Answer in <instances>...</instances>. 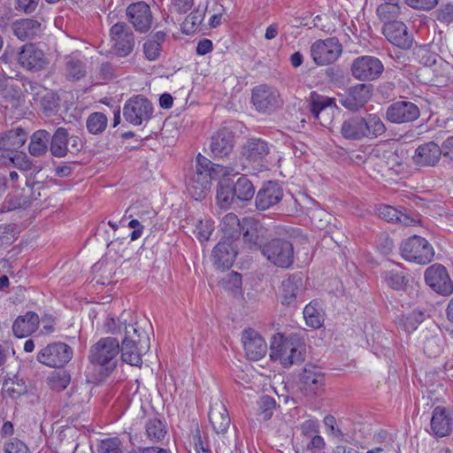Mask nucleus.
<instances>
[{
  "mask_svg": "<svg viewBox=\"0 0 453 453\" xmlns=\"http://www.w3.org/2000/svg\"><path fill=\"white\" fill-rule=\"evenodd\" d=\"M234 134L227 127H221L215 132L210 141L209 149L214 158H226L234 147Z\"/></svg>",
  "mask_w": 453,
  "mask_h": 453,
  "instance_id": "a211bd4d",
  "label": "nucleus"
},
{
  "mask_svg": "<svg viewBox=\"0 0 453 453\" xmlns=\"http://www.w3.org/2000/svg\"><path fill=\"white\" fill-rule=\"evenodd\" d=\"M234 188L235 198L240 201H249L254 196L255 188L246 176H241Z\"/></svg>",
  "mask_w": 453,
  "mask_h": 453,
  "instance_id": "c03bdc74",
  "label": "nucleus"
},
{
  "mask_svg": "<svg viewBox=\"0 0 453 453\" xmlns=\"http://www.w3.org/2000/svg\"><path fill=\"white\" fill-rule=\"evenodd\" d=\"M121 441L119 438H107L101 441L100 453H124L121 449Z\"/></svg>",
  "mask_w": 453,
  "mask_h": 453,
  "instance_id": "5fc2aeb1",
  "label": "nucleus"
},
{
  "mask_svg": "<svg viewBox=\"0 0 453 453\" xmlns=\"http://www.w3.org/2000/svg\"><path fill=\"white\" fill-rule=\"evenodd\" d=\"M452 418L447 413L443 406H436L431 418V434L437 437H444L450 434L452 431Z\"/></svg>",
  "mask_w": 453,
  "mask_h": 453,
  "instance_id": "cd10ccee",
  "label": "nucleus"
},
{
  "mask_svg": "<svg viewBox=\"0 0 453 453\" xmlns=\"http://www.w3.org/2000/svg\"><path fill=\"white\" fill-rule=\"evenodd\" d=\"M119 351V342L116 338L103 337L91 346L88 359L91 364L100 365L106 372H111L117 366Z\"/></svg>",
  "mask_w": 453,
  "mask_h": 453,
  "instance_id": "20e7f679",
  "label": "nucleus"
},
{
  "mask_svg": "<svg viewBox=\"0 0 453 453\" xmlns=\"http://www.w3.org/2000/svg\"><path fill=\"white\" fill-rule=\"evenodd\" d=\"M18 62L28 71H41L48 64L44 52L33 43H27L20 48Z\"/></svg>",
  "mask_w": 453,
  "mask_h": 453,
  "instance_id": "aec40b11",
  "label": "nucleus"
},
{
  "mask_svg": "<svg viewBox=\"0 0 453 453\" xmlns=\"http://www.w3.org/2000/svg\"><path fill=\"white\" fill-rule=\"evenodd\" d=\"M146 434L150 441L157 442L165 437L166 431L160 419L151 418L146 423Z\"/></svg>",
  "mask_w": 453,
  "mask_h": 453,
  "instance_id": "de8ad7c7",
  "label": "nucleus"
},
{
  "mask_svg": "<svg viewBox=\"0 0 453 453\" xmlns=\"http://www.w3.org/2000/svg\"><path fill=\"white\" fill-rule=\"evenodd\" d=\"M204 18V13L200 10H194L185 19L181 29L186 35H190L198 28Z\"/></svg>",
  "mask_w": 453,
  "mask_h": 453,
  "instance_id": "49530a36",
  "label": "nucleus"
},
{
  "mask_svg": "<svg viewBox=\"0 0 453 453\" xmlns=\"http://www.w3.org/2000/svg\"><path fill=\"white\" fill-rule=\"evenodd\" d=\"M378 214L381 219L388 222H399L404 226H410L414 222V219L407 213L390 205H380L378 208Z\"/></svg>",
  "mask_w": 453,
  "mask_h": 453,
  "instance_id": "58836bf2",
  "label": "nucleus"
},
{
  "mask_svg": "<svg viewBox=\"0 0 453 453\" xmlns=\"http://www.w3.org/2000/svg\"><path fill=\"white\" fill-rule=\"evenodd\" d=\"M214 230V222L211 219H200L195 226L193 233L200 242H207Z\"/></svg>",
  "mask_w": 453,
  "mask_h": 453,
  "instance_id": "09e8293b",
  "label": "nucleus"
},
{
  "mask_svg": "<svg viewBox=\"0 0 453 453\" xmlns=\"http://www.w3.org/2000/svg\"><path fill=\"white\" fill-rule=\"evenodd\" d=\"M310 53L317 65H327L339 58L342 46L336 37L319 39L311 45Z\"/></svg>",
  "mask_w": 453,
  "mask_h": 453,
  "instance_id": "1a4fd4ad",
  "label": "nucleus"
},
{
  "mask_svg": "<svg viewBox=\"0 0 453 453\" xmlns=\"http://www.w3.org/2000/svg\"><path fill=\"white\" fill-rule=\"evenodd\" d=\"M318 422L315 420L308 419L303 422L301 425L302 434L307 437L308 440L313 438V436H319L318 433Z\"/></svg>",
  "mask_w": 453,
  "mask_h": 453,
  "instance_id": "680f3d73",
  "label": "nucleus"
},
{
  "mask_svg": "<svg viewBox=\"0 0 453 453\" xmlns=\"http://www.w3.org/2000/svg\"><path fill=\"white\" fill-rule=\"evenodd\" d=\"M35 104L42 112L50 116L58 110V97L51 90L37 82H28Z\"/></svg>",
  "mask_w": 453,
  "mask_h": 453,
  "instance_id": "5701e85b",
  "label": "nucleus"
},
{
  "mask_svg": "<svg viewBox=\"0 0 453 453\" xmlns=\"http://www.w3.org/2000/svg\"><path fill=\"white\" fill-rule=\"evenodd\" d=\"M110 36L112 42V50L119 57H127L134 50V35L127 24L118 22L110 29Z\"/></svg>",
  "mask_w": 453,
  "mask_h": 453,
  "instance_id": "4468645a",
  "label": "nucleus"
},
{
  "mask_svg": "<svg viewBox=\"0 0 453 453\" xmlns=\"http://www.w3.org/2000/svg\"><path fill=\"white\" fill-rule=\"evenodd\" d=\"M442 156L441 146L435 142H424L417 147L411 157L413 165L418 167H434Z\"/></svg>",
  "mask_w": 453,
  "mask_h": 453,
  "instance_id": "4be33fe9",
  "label": "nucleus"
},
{
  "mask_svg": "<svg viewBox=\"0 0 453 453\" xmlns=\"http://www.w3.org/2000/svg\"><path fill=\"white\" fill-rule=\"evenodd\" d=\"M400 6L380 4L377 8V14L380 19L386 23L391 21V19L397 17L400 13Z\"/></svg>",
  "mask_w": 453,
  "mask_h": 453,
  "instance_id": "864d4df0",
  "label": "nucleus"
},
{
  "mask_svg": "<svg viewBox=\"0 0 453 453\" xmlns=\"http://www.w3.org/2000/svg\"><path fill=\"white\" fill-rule=\"evenodd\" d=\"M50 140V134L48 131L44 129L35 131L30 138L28 146L29 153L34 157L44 155L48 150Z\"/></svg>",
  "mask_w": 453,
  "mask_h": 453,
  "instance_id": "e433bc0d",
  "label": "nucleus"
},
{
  "mask_svg": "<svg viewBox=\"0 0 453 453\" xmlns=\"http://www.w3.org/2000/svg\"><path fill=\"white\" fill-rule=\"evenodd\" d=\"M108 123L106 115L103 112L96 111L88 115L86 121V127L89 134H102Z\"/></svg>",
  "mask_w": 453,
  "mask_h": 453,
  "instance_id": "a18cd8bd",
  "label": "nucleus"
},
{
  "mask_svg": "<svg viewBox=\"0 0 453 453\" xmlns=\"http://www.w3.org/2000/svg\"><path fill=\"white\" fill-rule=\"evenodd\" d=\"M10 158L13 165L22 171H29L32 168V161L25 153L16 152L14 156Z\"/></svg>",
  "mask_w": 453,
  "mask_h": 453,
  "instance_id": "13d9d810",
  "label": "nucleus"
},
{
  "mask_svg": "<svg viewBox=\"0 0 453 453\" xmlns=\"http://www.w3.org/2000/svg\"><path fill=\"white\" fill-rule=\"evenodd\" d=\"M269 153L268 142L260 138H250L241 148V158L243 163L256 168L265 165Z\"/></svg>",
  "mask_w": 453,
  "mask_h": 453,
  "instance_id": "2eb2a0df",
  "label": "nucleus"
},
{
  "mask_svg": "<svg viewBox=\"0 0 453 453\" xmlns=\"http://www.w3.org/2000/svg\"><path fill=\"white\" fill-rule=\"evenodd\" d=\"M302 285L303 280L299 275H292L284 280L280 288L281 303L293 304L296 301Z\"/></svg>",
  "mask_w": 453,
  "mask_h": 453,
  "instance_id": "f704fd0d",
  "label": "nucleus"
},
{
  "mask_svg": "<svg viewBox=\"0 0 453 453\" xmlns=\"http://www.w3.org/2000/svg\"><path fill=\"white\" fill-rule=\"evenodd\" d=\"M406 4L414 8L419 10H431L438 3V0H405Z\"/></svg>",
  "mask_w": 453,
  "mask_h": 453,
  "instance_id": "e2e57ef3",
  "label": "nucleus"
},
{
  "mask_svg": "<svg viewBox=\"0 0 453 453\" xmlns=\"http://www.w3.org/2000/svg\"><path fill=\"white\" fill-rule=\"evenodd\" d=\"M386 283L394 290H405L409 284V278L403 270L392 269L384 273Z\"/></svg>",
  "mask_w": 453,
  "mask_h": 453,
  "instance_id": "37998d69",
  "label": "nucleus"
},
{
  "mask_svg": "<svg viewBox=\"0 0 453 453\" xmlns=\"http://www.w3.org/2000/svg\"><path fill=\"white\" fill-rule=\"evenodd\" d=\"M70 383V375L65 372H58L50 378V385L53 390L62 391L67 388Z\"/></svg>",
  "mask_w": 453,
  "mask_h": 453,
  "instance_id": "3c124183",
  "label": "nucleus"
},
{
  "mask_svg": "<svg viewBox=\"0 0 453 453\" xmlns=\"http://www.w3.org/2000/svg\"><path fill=\"white\" fill-rule=\"evenodd\" d=\"M257 404L259 415L262 417L263 420L270 419L276 406L275 400L269 395H263L257 402Z\"/></svg>",
  "mask_w": 453,
  "mask_h": 453,
  "instance_id": "8fccbe9b",
  "label": "nucleus"
},
{
  "mask_svg": "<svg viewBox=\"0 0 453 453\" xmlns=\"http://www.w3.org/2000/svg\"><path fill=\"white\" fill-rule=\"evenodd\" d=\"M237 245L231 240H221L212 250L213 265L221 271L230 269L233 265L236 255Z\"/></svg>",
  "mask_w": 453,
  "mask_h": 453,
  "instance_id": "a878e982",
  "label": "nucleus"
},
{
  "mask_svg": "<svg viewBox=\"0 0 453 453\" xmlns=\"http://www.w3.org/2000/svg\"><path fill=\"white\" fill-rule=\"evenodd\" d=\"M283 198V189L276 181H268L258 190L255 205L259 211L268 210L277 205Z\"/></svg>",
  "mask_w": 453,
  "mask_h": 453,
  "instance_id": "393cba45",
  "label": "nucleus"
},
{
  "mask_svg": "<svg viewBox=\"0 0 453 453\" xmlns=\"http://www.w3.org/2000/svg\"><path fill=\"white\" fill-rule=\"evenodd\" d=\"M426 283L436 293L442 296H449L453 292V282L446 268L434 264L425 271Z\"/></svg>",
  "mask_w": 453,
  "mask_h": 453,
  "instance_id": "f3484780",
  "label": "nucleus"
},
{
  "mask_svg": "<svg viewBox=\"0 0 453 453\" xmlns=\"http://www.w3.org/2000/svg\"><path fill=\"white\" fill-rule=\"evenodd\" d=\"M221 229L224 233L222 240H231L235 242L241 234V226L238 217L234 213H227L221 221Z\"/></svg>",
  "mask_w": 453,
  "mask_h": 453,
  "instance_id": "4c0bfd02",
  "label": "nucleus"
},
{
  "mask_svg": "<svg viewBox=\"0 0 453 453\" xmlns=\"http://www.w3.org/2000/svg\"><path fill=\"white\" fill-rule=\"evenodd\" d=\"M162 51V46L157 41L147 40L143 43V53L149 61H155L159 58Z\"/></svg>",
  "mask_w": 453,
  "mask_h": 453,
  "instance_id": "603ef678",
  "label": "nucleus"
},
{
  "mask_svg": "<svg viewBox=\"0 0 453 453\" xmlns=\"http://www.w3.org/2000/svg\"><path fill=\"white\" fill-rule=\"evenodd\" d=\"M300 382L301 390L307 396L320 395L325 390V374L317 366L304 367Z\"/></svg>",
  "mask_w": 453,
  "mask_h": 453,
  "instance_id": "6ab92c4d",
  "label": "nucleus"
},
{
  "mask_svg": "<svg viewBox=\"0 0 453 453\" xmlns=\"http://www.w3.org/2000/svg\"><path fill=\"white\" fill-rule=\"evenodd\" d=\"M209 420L217 434L226 432L230 425V417L222 402L216 401L211 404Z\"/></svg>",
  "mask_w": 453,
  "mask_h": 453,
  "instance_id": "c756f323",
  "label": "nucleus"
},
{
  "mask_svg": "<svg viewBox=\"0 0 453 453\" xmlns=\"http://www.w3.org/2000/svg\"><path fill=\"white\" fill-rule=\"evenodd\" d=\"M64 72L67 80L79 81L86 75V65L77 54H71L64 59Z\"/></svg>",
  "mask_w": 453,
  "mask_h": 453,
  "instance_id": "72a5a7b5",
  "label": "nucleus"
},
{
  "mask_svg": "<svg viewBox=\"0 0 453 453\" xmlns=\"http://www.w3.org/2000/svg\"><path fill=\"white\" fill-rule=\"evenodd\" d=\"M127 16L138 32H147L151 27V11L149 4L145 2L141 1L131 4L127 9Z\"/></svg>",
  "mask_w": 453,
  "mask_h": 453,
  "instance_id": "bb28decb",
  "label": "nucleus"
},
{
  "mask_svg": "<svg viewBox=\"0 0 453 453\" xmlns=\"http://www.w3.org/2000/svg\"><path fill=\"white\" fill-rule=\"evenodd\" d=\"M153 113L150 101L142 95L129 98L124 104L123 115L125 119L134 126H140L149 121Z\"/></svg>",
  "mask_w": 453,
  "mask_h": 453,
  "instance_id": "9d476101",
  "label": "nucleus"
},
{
  "mask_svg": "<svg viewBox=\"0 0 453 453\" xmlns=\"http://www.w3.org/2000/svg\"><path fill=\"white\" fill-rule=\"evenodd\" d=\"M194 0H171V9L179 14H183L191 10Z\"/></svg>",
  "mask_w": 453,
  "mask_h": 453,
  "instance_id": "052dcab7",
  "label": "nucleus"
},
{
  "mask_svg": "<svg viewBox=\"0 0 453 453\" xmlns=\"http://www.w3.org/2000/svg\"><path fill=\"white\" fill-rule=\"evenodd\" d=\"M387 128L381 119L374 113L353 115L343 120L342 135L350 141L375 139L385 134Z\"/></svg>",
  "mask_w": 453,
  "mask_h": 453,
  "instance_id": "f03ea898",
  "label": "nucleus"
},
{
  "mask_svg": "<svg viewBox=\"0 0 453 453\" xmlns=\"http://www.w3.org/2000/svg\"><path fill=\"white\" fill-rule=\"evenodd\" d=\"M306 324L313 328H319L324 321L322 310L317 301H311L303 309Z\"/></svg>",
  "mask_w": 453,
  "mask_h": 453,
  "instance_id": "79ce46f5",
  "label": "nucleus"
},
{
  "mask_svg": "<svg viewBox=\"0 0 453 453\" xmlns=\"http://www.w3.org/2000/svg\"><path fill=\"white\" fill-rule=\"evenodd\" d=\"M270 357L279 360L284 367L301 364L304 360V351L302 345L281 336L279 340L274 337L271 343Z\"/></svg>",
  "mask_w": 453,
  "mask_h": 453,
  "instance_id": "39448f33",
  "label": "nucleus"
},
{
  "mask_svg": "<svg viewBox=\"0 0 453 453\" xmlns=\"http://www.w3.org/2000/svg\"><path fill=\"white\" fill-rule=\"evenodd\" d=\"M149 347V337L145 331L140 330L137 324L125 325V336L119 351L123 362L140 366L142 363V349L147 350Z\"/></svg>",
  "mask_w": 453,
  "mask_h": 453,
  "instance_id": "7ed1b4c3",
  "label": "nucleus"
},
{
  "mask_svg": "<svg viewBox=\"0 0 453 453\" xmlns=\"http://www.w3.org/2000/svg\"><path fill=\"white\" fill-rule=\"evenodd\" d=\"M38 3L39 0H17L18 8L27 14L36 10Z\"/></svg>",
  "mask_w": 453,
  "mask_h": 453,
  "instance_id": "69168bd1",
  "label": "nucleus"
},
{
  "mask_svg": "<svg viewBox=\"0 0 453 453\" xmlns=\"http://www.w3.org/2000/svg\"><path fill=\"white\" fill-rule=\"evenodd\" d=\"M27 137L28 133L20 127L0 133V151L17 152L26 143Z\"/></svg>",
  "mask_w": 453,
  "mask_h": 453,
  "instance_id": "c85d7f7f",
  "label": "nucleus"
},
{
  "mask_svg": "<svg viewBox=\"0 0 453 453\" xmlns=\"http://www.w3.org/2000/svg\"><path fill=\"white\" fill-rule=\"evenodd\" d=\"M442 156L453 161V136L448 137L441 144Z\"/></svg>",
  "mask_w": 453,
  "mask_h": 453,
  "instance_id": "774afa93",
  "label": "nucleus"
},
{
  "mask_svg": "<svg viewBox=\"0 0 453 453\" xmlns=\"http://www.w3.org/2000/svg\"><path fill=\"white\" fill-rule=\"evenodd\" d=\"M400 251L402 257L410 262L419 265L429 264L434 257L432 245L425 238L412 235L401 243Z\"/></svg>",
  "mask_w": 453,
  "mask_h": 453,
  "instance_id": "423d86ee",
  "label": "nucleus"
},
{
  "mask_svg": "<svg viewBox=\"0 0 453 453\" xmlns=\"http://www.w3.org/2000/svg\"><path fill=\"white\" fill-rule=\"evenodd\" d=\"M251 101L260 112L273 111L283 104L278 89L266 84L256 86L252 89Z\"/></svg>",
  "mask_w": 453,
  "mask_h": 453,
  "instance_id": "ddd939ff",
  "label": "nucleus"
},
{
  "mask_svg": "<svg viewBox=\"0 0 453 453\" xmlns=\"http://www.w3.org/2000/svg\"><path fill=\"white\" fill-rule=\"evenodd\" d=\"M128 226L130 228H133V231L130 234V238L132 241H135L142 236L144 227L139 220H137V219L130 220L128 223Z\"/></svg>",
  "mask_w": 453,
  "mask_h": 453,
  "instance_id": "338daca9",
  "label": "nucleus"
},
{
  "mask_svg": "<svg viewBox=\"0 0 453 453\" xmlns=\"http://www.w3.org/2000/svg\"><path fill=\"white\" fill-rule=\"evenodd\" d=\"M68 131L64 127H58L54 134L50 136V150L54 157H63L69 150Z\"/></svg>",
  "mask_w": 453,
  "mask_h": 453,
  "instance_id": "c9c22d12",
  "label": "nucleus"
},
{
  "mask_svg": "<svg viewBox=\"0 0 453 453\" xmlns=\"http://www.w3.org/2000/svg\"><path fill=\"white\" fill-rule=\"evenodd\" d=\"M231 169L219 164H213L205 157L198 154L194 173L187 181L188 194L196 201L203 200L210 191L211 180L231 174Z\"/></svg>",
  "mask_w": 453,
  "mask_h": 453,
  "instance_id": "f257e3e1",
  "label": "nucleus"
},
{
  "mask_svg": "<svg viewBox=\"0 0 453 453\" xmlns=\"http://www.w3.org/2000/svg\"><path fill=\"white\" fill-rule=\"evenodd\" d=\"M118 322L119 324H117L116 319L113 318L108 319L104 324L106 332L111 334H117L120 333L122 329L125 331V325H127L126 320L121 322L119 319H118Z\"/></svg>",
  "mask_w": 453,
  "mask_h": 453,
  "instance_id": "0e129e2a",
  "label": "nucleus"
},
{
  "mask_svg": "<svg viewBox=\"0 0 453 453\" xmlns=\"http://www.w3.org/2000/svg\"><path fill=\"white\" fill-rule=\"evenodd\" d=\"M12 30L19 40H33L42 34V27L34 19H21L12 24Z\"/></svg>",
  "mask_w": 453,
  "mask_h": 453,
  "instance_id": "473e14b6",
  "label": "nucleus"
},
{
  "mask_svg": "<svg viewBox=\"0 0 453 453\" xmlns=\"http://www.w3.org/2000/svg\"><path fill=\"white\" fill-rule=\"evenodd\" d=\"M436 19L442 23L453 22V4H448L441 6L436 11Z\"/></svg>",
  "mask_w": 453,
  "mask_h": 453,
  "instance_id": "bf43d9fd",
  "label": "nucleus"
},
{
  "mask_svg": "<svg viewBox=\"0 0 453 453\" xmlns=\"http://www.w3.org/2000/svg\"><path fill=\"white\" fill-rule=\"evenodd\" d=\"M39 323V316L34 311H27L13 322V334L18 338L27 337L37 330Z\"/></svg>",
  "mask_w": 453,
  "mask_h": 453,
  "instance_id": "2f4dec72",
  "label": "nucleus"
},
{
  "mask_svg": "<svg viewBox=\"0 0 453 453\" xmlns=\"http://www.w3.org/2000/svg\"><path fill=\"white\" fill-rule=\"evenodd\" d=\"M73 357L72 348L62 342H54L41 349L36 356V360L48 367L62 368Z\"/></svg>",
  "mask_w": 453,
  "mask_h": 453,
  "instance_id": "6e6552de",
  "label": "nucleus"
},
{
  "mask_svg": "<svg viewBox=\"0 0 453 453\" xmlns=\"http://www.w3.org/2000/svg\"><path fill=\"white\" fill-rule=\"evenodd\" d=\"M382 33L388 42L401 49H410L413 39L409 34L406 25L399 20L386 22L382 27Z\"/></svg>",
  "mask_w": 453,
  "mask_h": 453,
  "instance_id": "412c9836",
  "label": "nucleus"
},
{
  "mask_svg": "<svg viewBox=\"0 0 453 453\" xmlns=\"http://www.w3.org/2000/svg\"><path fill=\"white\" fill-rule=\"evenodd\" d=\"M242 342L246 356L250 360H259L267 352V345L265 339L253 328H246L242 332Z\"/></svg>",
  "mask_w": 453,
  "mask_h": 453,
  "instance_id": "b1692460",
  "label": "nucleus"
},
{
  "mask_svg": "<svg viewBox=\"0 0 453 453\" xmlns=\"http://www.w3.org/2000/svg\"><path fill=\"white\" fill-rule=\"evenodd\" d=\"M420 116L419 108L412 102L399 100L392 103L386 111L385 118L394 124L413 122Z\"/></svg>",
  "mask_w": 453,
  "mask_h": 453,
  "instance_id": "dca6fc26",
  "label": "nucleus"
},
{
  "mask_svg": "<svg viewBox=\"0 0 453 453\" xmlns=\"http://www.w3.org/2000/svg\"><path fill=\"white\" fill-rule=\"evenodd\" d=\"M5 453H29L27 446L17 438H12L4 444Z\"/></svg>",
  "mask_w": 453,
  "mask_h": 453,
  "instance_id": "4d7b16f0",
  "label": "nucleus"
},
{
  "mask_svg": "<svg viewBox=\"0 0 453 453\" xmlns=\"http://www.w3.org/2000/svg\"><path fill=\"white\" fill-rule=\"evenodd\" d=\"M262 254L266 259L280 268H289L294 263L293 244L283 238H274L262 247Z\"/></svg>",
  "mask_w": 453,
  "mask_h": 453,
  "instance_id": "0eeeda50",
  "label": "nucleus"
},
{
  "mask_svg": "<svg viewBox=\"0 0 453 453\" xmlns=\"http://www.w3.org/2000/svg\"><path fill=\"white\" fill-rule=\"evenodd\" d=\"M372 92V84L357 83L338 95L339 103L349 111H357L370 101Z\"/></svg>",
  "mask_w": 453,
  "mask_h": 453,
  "instance_id": "9b49d317",
  "label": "nucleus"
},
{
  "mask_svg": "<svg viewBox=\"0 0 453 453\" xmlns=\"http://www.w3.org/2000/svg\"><path fill=\"white\" fill-rule=\"evenodd\" d=\"M234 184L228 180L224 179L219 182L217 188V200L223 208L229 207L235 199Z\"/></svg>",
  "mask_w": 453,
  "mask_h": 453,
  "instance_id": "a19ab883",
  "label": "nucleus"
},
{
  "mask_svg": "<svg viewBox=\"0 0 453 453\" xmlns=\"http://www.w3.org/2000/svg\"><path fill=\"white\" fill-rule=\"evenodd\" d=\"M334 104V99L321 96L317 92H311L309 99V109L317 120L319 119V115L327 107ZM321 125H325L322 121H319Z\"/></svg>",
  "mask_w": 453,
  "mask_h": 453,
  "instance_id": "ea45409f",
  "label": "nucleus"
},
{
  "mask_svg": "<svg viewBox=\"0 0 453 453\" xmlns=\"http://www.w3.org/2000/svg\"><path fill=\"white\" fill-rule=\"evenodd\" d=\"M325 445V441L321 436H313L306 442L303 453H326Z\"/></svg>",
  "mask_w": 453,
  "mask_h": 453,
  "instance_id": "6e6d98bb",
  "label": "nucleus"
},
{
  "mask_svg": "<svg viewBox=\"0 0 453 453\" xmlns=\"http://www.w3.org/2000/svg\"><path fill=\"white\" fill-rule=\"evenodd\" d=\"M384 71L382 62L373 56H362L355 58L350 66L352 76L358 81H375Z\"/></svg>",
  "mask_w": 453,
  "mask_h": 453,
  "instance_id": "f8f14e48",
  "label": "nucleus"
},
{
  "mask_svg": "<svg viewBox=\"0 0 453 453\" xmlns=\"http://www.w3.org/2000/svg\"><path fill=\"white\" fill-rule=\"evenodd\" d=\"M243 239L251 246H257L268 234V230L257 219H245L242 225Z\"/></svg>",
  "mask_w": 453,
  "mask_h": 453,
  "instance_id": "7c9ffc66",
  "label": "nucleus"
}]
</instances>
